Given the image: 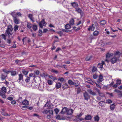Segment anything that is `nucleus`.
Segmentation results:
<instances>
[{
	"label": "nucleus",
	"mask_w": 122,
	"mask_h": 122,
	"mask_svg": "<svg viewBox=\"0 0 122 122\" xmlns=\"http://www.w3.org/2000/svg\"><path fill=\"white\" fill-rule=\"evenodd\" d=\"M120 54H114L113 57L110 60V61L112 64L116 63L117 61H119Z\"/></svg>",
	"instance_id": "f257e3e1"
},
{
	"label": "nucleus",
	"mask_w": 122,
	"mask_h": 122,
	"mask_svg": "<svg viewBox=\"0 0 122 122\" xmlns=\"http://www.w3.org/2000/svg\"><path fill=\"white\" fill-rule=\"evenodd\" d=\"M10 15L13 17L14 22L16 24H18L19 23L18 19H17V16L15 12V10L13 12H11L10 14Z\"/></svg>",
	"instance_id": "f03ea898"
},
{
	"label": "nucleus",
	"mask_w": 122,
	"mask_h": 122,
	"mask_svg": "<svg viewBox=\"0 0 122 122\" xmlns=\"http://www.w3.org/2000/svg\"><path fill=\"white\" fill-rule=\"evenodd\" d=\"M13 29L12 25H9L7 26V30H6L5 33H7V34H10V35H12L13 34L12 32Z\"/></svg>",
	"instance_id": "7ed1b4c3"
},
{
	"label": "nucleus",
	"mask_w": 122,
	"mask_h": 122,
	"mask_svg": "<svg viewBox=\"0 0 122 122\" xmlns=\"http://www.w3.org/2000/svg\"><path fill=\"white\" fill-rule=\"evenodd\" d=\"M75 11L80 14L81 17H82L84 15V12L79 8H77L75 10Z\"/></svg>",
	"instance_id": "20e7f679"
},
{
	"label": "nucleus",
	"mask_w": 122,
	"mask_h": 122,
	"mask_svg": "<svg viewBox=\"0 0 122 122\" xmlns=\"http://www.w3.org/2000/svg\"><path fill=\"white\" fill-rule=\"evenodd\" d=\"M39 24V25L40 27L42 29L43 28V25H46V22L45 21V20L44 19H42L41 22L38 23Z\"/></svg>",
	"instance_id": "39448f33"
},
{
	"label": "nucleus",
	"mask_w": 122,
	"mask_h": 122,
	"mask_svg": "<svg viewBox=\"0 0 122 122\" xmlns=\"http://www.w3.org/2000/svg\"><path fill=\"white\" fill-rule=\"evenodd\" d=\"M83 96L84 98V99L87 101L90 98V96L88 93L86 92L83 94Z\"/></svg>",
	"instance_id": "423d86ee"
},
{
	"label": "nucleus",
	"mask_w": 122,
	"mask_h": 122,
	"mask_svg": "<svg viewBox=\"0 0 122 122\" xmlns=\"http://www.w3.org/2000/svg\"><path fill=\"white\" fill-rule=\"evenodd\" d=\"M113 54H107L106 56V59L105 60V61L107 62H109V61L107 60V59L112 57L113 56Z\"/></svg>",
	"instance_id": "0eeeda50"
},
{
	"label": "nucleus",
	"mask_w": 122,
	"mask_h": 122,
	"mask_svg": "<svg viewBox=\"0 0 122 122\" xmlns=\"http://www.w3.org/2000/svg\"><path fill=\"white\" fill-rule=\"evenodd\" d=\"M73 110L72 109H68L67 114L68 115H71L73 113Z\"/></svg>",
	"instance_id": "6e6552de"
},
{
	"label": "nucleus",
	"mask_w": 122,
	"mask_h": 122,
	"mask_svg": "<svg viewBox=\"0 0 122 122\" xmlns=\"http://www.w3.org/2000/svg\"><path fill=\"white\" fill-rule=\"evenodd\" d=\"M6 93L3 92L2 91L0 90V96L2 98L5 99L6 98V96L5 94V93Z\"/></svg>",
	"instance_id": "1a4fd4ad"
},
{
	"label": "nucleus",
	"mask_w": 122,
	"mask_h": 122,
	"mask_svg": "<svg viewBox=\"0 0 122 122\" xmlns=\"http://www.w3.org/2000/svg\"><path fill=\"white\" fill-rule=\"evenodd\" d=\"M92 118V117L91 115H87L86 116L85 118V119L88 120H91Z\"/></svg>",
	"instance_id": "9d476101"
},
{
	"label": "nucleus",
	"mask_w": 122,
	"mask_h": 122,
	"mask_svg": "<svg viewBox=\"0 0 122 122\" xmlns=\"http://www.w3.org/2000/svg\"><path fill=\"white\" fill-rule=\"evenodd\" d=\"M71 4L73 7H74L76 9L78 6V5L76 2H73L71 3Z\"/></svg>",
	"instance_id": "9b49d317"
},
{
	"label": "nucleus",
	"mask_w": 122,
	"mask_h": 122,
	"mask_svg": "<svg viewBox=\"0 0 122 122\" xmlns=\"http://www.w3.org/2000/svg\"><path fill=\"white\" fill-rule=\"evenodd\" d=\"M61 86V83L59 82H56V87L57 89H58Z\"/></svg>",
	"instance_id": "f8f14e48"
},
{
	"label": "nucleus",
	"mask_w": 122,
	"mask_h": 122,
	"mask_svg": "<svg viewBox=\"0 0 122 122\" xmlns=\"http://www.w3.org/2000/svg\"><path fill=\"white\" fill-rule=\"evenodd\" d=\"M88 92L91 95L93 96H95L96 95L95 92L92 91L91 89H90L87 90Z\"/></svg>",
	"instance_id": "ddd939ff"
},
{
	"label": "nucleus",
	"mask_w": 122,
	"mask_h": 122,
	"mask_svg": "<svg viewBox=\"0 0 122 122\" xmlns=\"http://www.w3.org/2000/svg\"><path fill=\"white\" fill-rule=\"evenodd\" d=\"M95 29V26L94 25V24H93L92 25V26H90L88 28V31H90L91 30L92 31H93Z\"/></svg>",
	"instance_id": "4468645a"
},
{
	"label": "nucleus",
	"mask_w": 122,
	"mask_h": 122,
	"mask_svg": "<svg viewBox=\"0 0 122 122\" xmlns=\"http://www.w3.org/2000/svg\"><path fill=\"white\" fill-rule=\"evenodd\" d=\"M105 64V62L103 61H102L101 63H99L97 65L98 67L101 68L102 69L103 68V65Z\"/></svg>",
	"instance_id": "2eb2a0df"
},
{
	"label": "nucleus",
	"mask_w": 122,
	"mask_h": 122,
	"mask_svg": "<svg viewBox=\"0 0 122 122\" xmlns=\"http://www.w3.org/2000/svg\"><path fill=\"white\" fill-rule=\"evenodd\" d=\"M22 104L26 106L29 105V102L26 100L25 99L22 102Z\"/></svg>",
	"instance_id": "dca6fc26"
},
{
	"label": "nucleus",
	"mask_w": 122,
	"mask_h": 122,
	"mask_svg": "<svg viewBox=\"0 0 122 122\" xmlns=\"http://www.w3.org/2000/svg\"><path fill=\"white\" fill-rule=\"evenodd\" d=\"M114 91L117 93L119 97H122V92L121 91L117 89H115Z\"/></svg>",
	"instance_id": "f3484780"
},
{
	"label": "nucleus",
	"mask_w": 122,
	"mask_h": 122,
	"mask_svg": "<svg viewBox=\"0 0 122 122\" xmlns=\"http://www.w3.org/2000/svg\"><path fill=\"white\" fill-rule=\"evenodd\" d=\"M19 78L18 79L17 81L19 80V82L21 80H23V76L22 74H19L18 75Z\"/></svg>",
	"instance_id": "a211bd4d"
},
{
	"label": "nucleus",
	"mask_w": 122,
	"mask_h": 122,
	"mask_svg": "<svg viewBox=\"0 0 122 122\" xmlns=\"http://www.w3.org/2000/svg\"><path fill=\"white\" fill-rule=\"evenodd\" d=\"M69 86L67 83H66L65 84L63 85L62 86V87L63 90L67 89L68 88Z\"/></svg>",
	"instance_id": "6ab92c4d"
},
{
	"label": "nucleus",
	"mask_w": 122,
	"mask_h": 122,
	"mask_svg": "<svg viewBox=\"0 0 122 122\" xmlns=\"http://www.w3.org/2000/svg\"><path fill=\"white\" fill-rule=\"evenodd\" d=\"M68 108L66 107L63 108L62 110L61 113L62 114H64L67 112Z\"/></svg>",
	"instance_id": "aec40b11"
},
{
	"label": "nucleus",
	"mask_w": 122,
	"mask_h": 122,
	"mask_svg": "<svg viewBox=\"0 0 122 122\" xmlns=\"http://www.w3.org/2000/svg\"><path fill=\"white\" fill-rule=\"evenodd\" d=\"M103 78V76L101 75H100L99 76L98 78V81H97V82H99L100 83L101 82L103 81L102 79Z\"/></svg>",
	"instance_id": "412c9836"
},
{
	"label": "nucleus",
	"mask_w": 122,
	"mask_h": 122,
	"mask_svg": "<svg viewBox=\"0 0 122 122\" xmlns=\"http://www.w3.org/2000/svg\"><path fill=\"white\" fill-rule=\"evenodd\" d=\"M79 82L78 81L76 80L75 82H73V85L75 87H77L79 85Z\"/></svg>",
	"instance_id": "4be33fe9"
},
{
	"label": "nucleus",
	"mask_w": 122,
	"mask_h": 122,
	"mask_svg": "<svg viewBox=\"0 0 122 122\" xmlns=\"http://www.w3.org/2000/svg\"><path fill=\"white\" fill-rule=\"evenodd\" d=\"M100 119V118L98 115H96L94 117V120L95 121L98 122Z\"/></svg>",
	"instance_id": "5701e85b"
},
{
	"label": "nucleus",
	"mask_w": 122,
	"mask_h": 122,
	"mask_svg": "<svg viewBox=\"0 0 122 122\" xmlns=\"http://www.w3.org/2000/svg\"><path fill=\"white\" fill-rule=\"evenodd\" d=\"M28 17L33 22H34L35 21L33 20V15L32 14H29L28 15Z\"/></svg>",
	"instance_id": "b1692460"
},
{
	"label": "nucleus",
	"mask_w": 122,
	"mask_h": 122,
	"mask_svg": "<svg viewBox=\"0 0 122 122\" xmlns=\"http://www.w3.org/2000/svg\"><path fill=\"white\" fill-rule=\"evenodd\" d=\"M74 19L73 18L71 19L70 20L69 23L70 25H73L74 24Z\"/></svg>",
	"instance_id": "393cba45"
},
{
	"label": "nucleus",
	"mask_w": 122,
	"mask_h": 122,
	"mask_svg": "<svg viewBox=\"0 0 122 122\" xmlns=\"http://www.w3.org/2000/svg\"><path fill=\"white\" fill-rule=\"evenodd\" d=\"M97 71V68L94 66H93L92 69V72H94Z\"/></svg>",
	"instance_id": "a878e982"
},
{
	"label": "nucleus",
	"mask_w": 122,
	"mask_h": 122,
	"mask_svg": "<svg viewBox=\"0 0 122 122\" xmlns=\"http://www.w3.org/2000/svg\"><path fill=\"white\" fill-rule=\"evenodd\" d=\"M115 104H113L111 105L110 106V109L111 110H113L115 107Z\"/></svg>",
	"instance_id": "bb28decb"
},
{
	"label": "nucleus",
	"mask_w": 122,
	"mask_h": 122,
	"mask_svg": "<svg viewBox=\"0 0 122 122\" xmlns=\"http://www.w3.org/2000/svg\"><path fill=\"white\" fill-rule=\"evenodd\" d=\"M6 76L4 75L3 74H1L0 75V77L2 81L5 80L6 78Z\"/></svg>",
	"instance_id": "cd10ccee"
},
{
	"label": "nucleus",
	"mask_w": 122,
	"mask_h": 122,
	"mask_svg": "<svg viewBox=\"0 0 122 122\" xmlns=\"http://www.w3.org/2000/svg\"><path fill=\"white\" fill-rule=\"evenodd\" d=\"M33 30L34 31H36L37 29V26L36 25H33L32 26Z\"/></svg>",
	"instance_id": "c85d7f7f"
},
{
	"label": "nucleus",
	"mask_w": 122,
	"mask_h": 122,
	"mask_svg": "<svg viewBox=\"0 0 122 122\" xmlns=\"http://www.w3.org/2000/svg\"><path fill=\"white\" fill-rule=\"evenodd\" d=\"M99 105L102 107L105 106V102L103 101H101L99 102Z\"/></svg>",
	"instance_id": "c756f323"
},
{
	"label": "nucleus",
	"mask_w": 122,
	"mask_h": 122,
	"mask_svg": "<svg viewBox=\"0 0 122 122\" xmlns=\"http://www.w3.org/2000/svg\"><path fill=\"white\" fill-rule=\"evenodd\" d=\"M58 80L61 82L66 81V80L63 77H59L58 79Z\"/></svg>",
	"instance_id": "7c9ffc66"
},
{
	"label": "nucleus",
	"mask_w": 122,
	"mask_h": 122,
	"mask_svg": "<svg viewBox=\"0 0 122 122\" xmlns=\"http://www.w3.org/2000/svg\"><path fill=\"white\" fill-rule=\"evenodd\" d=\"M94 23L96 27V29L98 30L99 29V27L98 23L96 21L94 22Z\"/></svg>",
	"instance_id": "2f4dec72"
},
{
	"label": "nucleus",
	"mask_w": 122,
	"mask_h": 122,
	"mask_svg": "<svg viewBox=\"0 0 122 122\" xmlns=\"http://www.w3.org/2000/svg\"><path fill=\"white\" fill-rule=\"evenodd\" d=\"M66 29L70 28H71L70 25L68 24H66L65 26Z\"/></svg>",
	"instance_id": "473e14b6"
},
{
	"label": "nucleus",
	"mask_w": 122,
	"mask_h": 122,
	"mask_svg": "<svg viewBox=\"0 0 122 122\" xmlns=\"http://www.w3.org/2000/svg\"><path fill=\"white\" fill-rule=\"evenodd\" d=\"M98 92L100 96L102 97H105V95L104 94L100 92V91L99 90H98Z\"/></svg>",
	"instance_id": "72a5a7b5"
},
{
	"label": "nucleus",
	"mask_w": 122,
	"mask_h": 122,
	"mask_svg": "<svg viewBox=\"0 0 122 122\" xmlns=\"http://www.w3.org/2000/svg\"><path fill=\"white\" fill-rule=\"evenodd\" d=\"M1 113L4 116H10V114H8L4 112H1Z\"/></svg>",
	"instance_id": "f704fd0d"
},
{
	"label": "nucleus",
	"mask_w": 122,
	"mask_h": 122,
	"mask_svg": "<svg viewBox=\"0 0 122 122\" xmlns=\"http://www.w3.org/2000/svg\"><path fill=\"white\" fill-rule=\"evenodd\" d=\"M106 23V21L105 20H103L100 22V24L102 25H105Z\"/></svg>",
	"instance_id": "c9c22d12"
},
{
	"label": "nucleus",
	"mask_w": 122,
	"mask_h": 122,
	"mask_svg": "<svg viewBox=\"0 0 122 122\" xmlns=\"http://www.w3.org/2000/svg\"><path fill=\"white\" fill-rule=\"evenodd\" d=\"M99 32L98 31H95L93 33V35L94 36H97L99 34Z\"/></svg>",
	"instance_id": "e433bc0d"
},
{
	"label": "nucleus",
	"mask_w": 122,
	"mask_h": 122,
	"mask_svg": "<svg viewBox=\"0 0 122 122\" xmlns=\"http://www.w3.org/2000/svg\"><path fill=\"white\" fill-rule=\"evenodd\" d=\"M47 83L49 85H51L53 83V82L51 80H48L47 81Z\"/></svg>",
	"instance_id": "4c0bfd02"
},
{
	"label": "nucleus",
	"mask_w": 122,
	"mask_h": 122,
	"mask_svg": "<svg viewBox=\"0 0 122 122\" xmlns=\"http://www.w3.org/2000/svg\"><path fill=\"white\" fill-rule=\"evenodd\" d=\"M68 82L70 85H73V82L71 80H68Z\"/></svg>",
	"instance_id": "58836bf2"
},
{
	"label": "nucleus",
	"mask_w": 122,
	"mask_h": 122,
	"mask_svg": "<svg viewBox=\"0 0 122 122\" xmlns=\"http://www.w3.org/2000/svg\"><path fill=\"white\" fill-rule=\"evenodd\" d=\"M27 27L28 28L30 29L32 27V25L31 24L29 23L28 22L27 23Z\"/></svg>",
	"instance_id": "ea45409f"
},
{
	"label": "nucleus",
	"mask_w": 122,
	"mask_h": 122,
	"mask_svg": "<svg viewBox=\"0 0 122 122\" xmlns=\"http://www.w3.org/2000/svg\"><path fill=\"white\" fill-rule=\"evenodd\" d=\"M76 88L77 89V94H78L79 93L81 92V89L80 88V87H78V88Z\"/></svg>",
	"instance_id": "a19ab883"
},
{
	"label": "nucleus",
	"mask_w": 122,
	"mask_h": 122,
	"mask_svg": "<svg viewBox=\"0 0 122 122\" xmlns=\"http://www.w3.org/2000/svg\"><path fill=\"white\" fill-rule=\"evenodd\" d=\"M86 79L87 80L89 81H92L93 84H95V82H94L93 81L92 79L89 77H87L86 78Z\"/></svg>",
	"instance_id": "79ce46f5"
},
{
	"label": "nucleus",
	"mask_w": 122,
	"mask_h": 122,
	"mask_svg": "<svg viewBox=\"0 0 122 122\" xmlns=\"http://www.w3.org/2000/svg\"><path fill=\"white\" fill-rule=\"evenodd\" d=\"M1 91H2L3 92H4L5 93H6V88L3 87H2L1 88Z\"/></svg>",
	"instance_id": "37998d69"
},
{
	"label": "nucleus",
	"mask_w": 122,
	"mask_h": 122,
	"mask_svg": "<svg viewBox=\"0 0 122 122\" xmlns=\"http://www.w3.org/2000/svg\"><path fill=\"white\" fill-rule=\"evenodd\" d=\"M3 71L5 73H7V74H8L9 72H11L10 71H8L5 69H3Z\"/></svg>",
	"instance_id": "c03bdc74"
},
{
	"label": "nucleus",
	"mask_w": 122,
	"mask_h": 122,
	"mask_svg": "<svg viewBox=\"0 0 122 122\" xmlns=\"http://www.w3.org/2000/svg\"><path fill=\"white\" fill-rule=\"evenodd\" d=\"M49 77L52 80H53L54 81L57 79V78L56 77H54L51 76H49Z\"/></svg>",
	"instance_id": "a18cd8bd"
},
{
	"label": "nucleus",
	"mask_w": 122,
	"mask_h": 122,
	"mask_svg": "<svg viewBox=\"0 0 122 122\" xmlns=\"http://www.w3.org/2000/svg\"><path fill=\"white\" fill-rule=\"evenodd\" d=\"M30 79V78L28 76H27L26 78L25 79V81L27 83L29 81Z\"/></svg>",
	"instance_id": "49530a36"
},
{
	"label": "nucleus",
	"mask_w": 122,
	"mask_h": 122,
	"mask_svg": "<svg viewBox=\"0 0 122 122\" xmlns=\"http://www.w3.org/2000/svg\"><path fill=\"white\" fill-rule=\"evenodd\" d=\"M16 71H14L11 72V75L12 76H14L16 75Z\"/></svg>",
	"instance_id": "de8ad7c7"
},
{
	"label": "nucleus",
	"mask_w": 122,
	"mask_h": 122,
	"mask_svg": "<svg viewBox=\"0 0 122 122\" xmlns=\"http://www.w3.org/2000/svg\"><path fill=\"white\" fill-rule=\"evenodd\" d=\"M121 81L120 80L117 79V80L116 84L118 85H120L121 84Z\"/></svg>",
	"instance_id": "09e8293b"
},
{
	"label": "nucleus",
	"mask_w": 122,
	"mask_h": 122,
	"mask_svg": "<svg viewBox=\"0 0 122 122\" xmlns=\"http://www.w3.org/2000/svg\"><path fill=\"white\" fill-rule=\"evenodd\" d=\"M18 26L17 25H15L14 27V30L15 31L17 30L18 29Z\"/></svg>",
	"instance_id": "8fccbe9b"
},
{
	"label": "nucleus",
	"mask_w": 122,
	"mask_h": 122,
	"mask_svg": "<svg viewBox=\"0 0 122 122\" xmlns=\"http://www.w3.org/2000/svg\"><path fill=\"white\" fill-rule=\"evenodd\" d=\"M54 110L56 114H58L59 111V110L57 108H55Z\"/></svg>",
	"instance_id": "3c124183"
},
{
	"label": "nucleus",
	"mask_w": 122,
	"mask_h": 122,
	"mask_svg": "<svg viewBox=\"0 0 122 122\" xmlns=\"http://www.w3.org/2000/svg\"><path fill=\"white\" fill-rule=\"evenodd\" d=\"M48 113L51 115H53V111L52 110H48Z\"/></svg>",
	"instance_id": "603ef678"
},
{
	"label": "nucleus",
	"mask_w": 122,
	"mask_h": 122,
	"mask_svg": "<svg viewBox=\"0 0 122 122\" xmlns=\"http://www.w3.org/2000/svg\"><path fill=\"white\" fill-rule=\"evenodd\" d=\"M48 111H47L46 110H45L43 111L42 112V113L44 114H47L48 113Z\"/></svg>",
	"instance_id": "864d4df0"
},
{
	"label": "nucleus",
	"mask_w": 122,
	"mask_h": 122,
	"mask_svg": "<svg viewBox=\"0 0 122 122\" xmlns=\"http://www.w3.org/2000/svg\"><path fill=\"white\" fill-rule=\"evenodd\" d=\"M22 97H20L18 99V102H19V103H21L22 102Z\"/></svg>",
	"instance_id": "5fc2aeb1"
},
{
	"label": "nucleus",
	"mask_w": 122,
	"mask_h": 122,
	"mask_svg": "<svg viewBox=\"0 0 122 122\" xmlns=\"http://www.w3.org/2000/svg\"><path fill=\"white\" fill-rule=\"evenodd\" d=\"M22 72L23 74L26 75L27 74L28 72L25 71H22Z\"/></svg>",
	"instance_id": "6e6d98bb"
},
{
	"label": "nucleus",
	"mask_w": 122,
	"mask_h": 122,
	"mask_svg": "<svg viewBox=\"0 0 122 122\" xmlns=\"http://www.w3.org/2000/svg\"><path fill=\"white\" fill-rule=\"evenodd\" d=\"M0 36L2 37V38H3L5 40H6V37L5 35L4 34H2L0 35Z\"/></svg>",
	"instance_id": "4d7b16f0"
},
{
	"label": "nucleus",
	"mask_w": 122,
	"mask_h": 122,
	"mask_svg": "<svg viewBox=\"0 0 122 122\" xmlns=\"http://www.w3.org/2000/svg\"><path fill=\"white\" fill-rule=\"evenodd\" d=\"M17 16H21V14L20 12H17L16 13Z\"/></svg>",
	"instance_id": "13d9d810"
},
{
	"label": "nucleus",
	"mask_w": 122,
	"mask_h": 122,
	"mask_svg": "<svg viewBox=\"0 0 122 122\" xmlns=\"http://www.w3.org/2000/svg\"><path fill=\"white\" fill-rule=\"evenodd\" d=\"M92 57L91 56H90L89 57H87L86 58V61H89L90 60V59L92 58Z\"/></svg>",
	"instance_id": "bf43d9fd"
},
{
	"label": "nucleus",
	"mask_w": 122,
	"mask_h": 122,
	"mask_svg": "<svg viewBox=\"0 0 122 122\" xmlns=\"http://www.w3.org/2000/svg\"><path fill=\"white\" fill-rule=\"evenodd\" d=\"M107 102L108 103H110L112 102V101L111 100H107Z\"/></svg>",
	"instance_id": "052dcab7"
},
{
	"label": "nucleus",
	"mask_w": 122,
	"mask_h": 122,
	"mask_svg": "<svg viewBox=\"0 0 122 122\" xmlns=\"http://www.w3.org/2000/svg\"><path fill=\"white\" fill-rule=\"evenodd\" d=\"M97 74H94L93 75V78L94 79H96L97 78Z\"/></svg>",
	"instance_id": "680f3d73"
},
{
	"label": "nucleus",
	"mask_w": 122,
	"mask_h": 122,
	"mask_svg": "<svg viewBox=\"0 0 122 122\" xmlns=\"http://www.w3.org/2000/svg\"><path fill=\"white\" fill-rule=\"evenodd\" d=\"M7 99L8 100L10 101L12 100L13 99V98L12 97H7Z\"/></svg>",
	"instance_id": "e2e57ef3"
},
{
	"label": "nucleus",
	"mask_w": 122,
	"mask_h": 122,
	"mask_svg": "<svg viewBox=\"0 0 122 122\" xmlns=\"http://www.w3.org/2000/svg\"><path fill=\"white\" fill-rule=\"evenodd\" d=\"M33 116H36V117H38V118H40V117H41L40 116H39L38 115V114H34V115H33Z\"/></svg>",
	"instance_id": "0e129e2a"
},
{
	"label": "nucleus",
	"mask_w": 122,
	"mask_h": 122,
	"mask_svg": "<svg viewBox=\"0 0 122 122\" xmlns=\"http://www.w3.org/2000/svg\"><path fill=\"white\" fill-rule=\"evenodd\" d=\"M39 71L38 70H37L35 72V73L37 75H39Z\"/></svg>",
	"instance_id": "69168bd1"
},
{
	"label": "nucleus",
	"mask_w": 122,
	"mask_h": 122,
	"mask_svg": "<svg viewBox=\"0 0 122 122\" xmlns=\"http://www.w3.org/2000/svg\"><path fill=\"white\" fill-rule=\"evenodd\" d=\"M11 103L12 104H14L16 103V102L15 100H13L11 101Z\"/></svg>",
	"instance_id": "338daca9"
},
{
	"label": "nucleus",
	"mask_w": 122,
	"mask_h": 122,
	"mask_svg": "<svg viewBox=\"0 0 122 122\" xmlns=\"http://www.w3.org/2000/svg\"><path fill=\"white\" fill-rule=\"evenodd\" d=\"M51 115L50 114H49V115H47L46 117L47 118V119H49L50 118H51Z\"/></svg>",
	"instance_id": "774afa93"
}]
</instances>
